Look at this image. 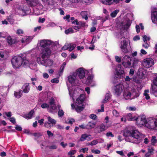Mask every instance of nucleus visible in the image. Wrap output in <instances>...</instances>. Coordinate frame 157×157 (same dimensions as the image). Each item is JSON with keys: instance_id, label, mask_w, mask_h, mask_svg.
<instances>
[{"instance_id": "1", "label": "nucleus", "mask_w": 157, "mask_h": 157, "mask_svg": "<svg viewBox=\"0 0 157 157\" xmlns=\"http://www.w3.org/2000/svg\"><path fill=\"white\" fill-rule=\"evenodd\" d=\"M11 63L13 68H18L21 66H25L32 67L35 66L36 63L35 61L29 62L25 57H22L19 56H14L11 60Z\"/></svg>"}, {"instance_id": "2", "label": "nucleus", "mask_w": 157, "mask_h": 157, "mask_svg": "<svg viewBox=\"0 0 157 157\" xmlns=\"http://www.w3.org/2000/svg\"><path fill=\"white\" fill-rule=\"evenodd\" d=\"M51 52V50L48 48L44 49L43 52H41L39 56L37 58V62L40 64L45 65L46 67L52 66L53 64V61L49 59L44 60L46 57L49 55Z\"/></svg>"}, {"instance_id": "3", "label": "nucleus", "mask_w": 157, "mask_h": 157, "mask_svg": "<svg viewBox=\"0 0 157 157\" xmlns=\"http://www.w3.org/2000/svg\"><path fill=\"white\" fill-rule=\"evenodd\" d=\"M123 135L125 137H131L136 139L135 141L132 140L129 141L135 143H140L143 138H144L143 135L140 133L137 130L133 128L131 130H126L123 133Z\"/></svg>"}, {"instance_id": "4", "label": "nucleus", "mask_w": 157, "mask_h": 157, "mask_svg": "<svg viewBox=\"0 0 157 157\" xmlns=\"http://www.w3.org/2000/svg\"><path fill=\"white\" fill-rule=\"evenodd\" d=\"M136 90L133 89L131 90L130 92L128 90H124L123 93V96L125 99H133L137 98L139 95L138 93H136Z\"/></svg>"}, {"instance_id": "5", "label": "nucleus", "mask_w": 157, "mask_h": 157, "mask_svg": "<svg viewBox=\"0 0 157 157\" xmlns=\"http://www.w3.org/2000/svg\"><path fill=\"white\" fill-rule=\"evenodd\" d=\"M85 98V95L84 94H81L79 97L76 100L75 109L77 112H80L83 110L84 107L83 103L84 101Z\"/></svg>"}, {"instance_id": "6", "label": "nucleus", "mask_w": 157, "mask_h": 157, "mask_svg": "<svg viewBox=\"0 0 157 157\" xmlns=\"http://www.w3.org/2000/svg\"><path fill=\"white\" fill-rule=\"evenodd\" d=\"M120 48L121 51L124 53H131L132 52L130 45H128V42L125 40L121 41Z\"/></svg>"}, {"instance_id": "7", "label": "nucleus", "mask_w": 157, "mask_h": 157, "mask_svg": "<svg viewBox=\"0 0 157 157\" xmlns=\"http://www.w3.org/2000/svg\"><path fill=\"white\" fill-rule=\"evenodd\" d=\"M145 126L150 129H154L157 127V120L155 118L150 117L147 119Z\"/></svg>"}, {"instance_id": "8", "label": "nucleus", "mask_w": 157, "mask_h": 157, "mask_svg": "<svg viewBox=\"0 0 157 157\" xmlns=\"http://www.w3.org/2000/svg\"><path fill=\"white\" fill-rule=\"evenodd\" d=\"M124 89V87L122 83L117 84L113 87L114 94L117 96H120Z\"/></svg>"}, {"instance_id": "9", "label": "nucleus", "mask_w": 157, "mask_h": 157, "mask_svg": "<svg viewBox=\"0 0 157 157\" xmlns=\"http://www.w3.org/2000/svg\"><path fill=\"white\" fill-rule=\"evenodd\" d=\"M131 59L129 56H125L122 59V63L125 68H130L131 67Z\"/></svg>"}, {"instance_id": "10", "label": "nucleus", "mask_w": 157, "mask_h": 157, "mask_svg": "<svg viewBox=\"0 0 157 157\" xmlns=\"http://www.w3.org/2000/svg\"><path fill=\"white\" fill-rule=\"evenodd\" d=\"M136 121L137 125L139 127H142L144 125L145 126L147 122V119L145 116H142L136 117Z\"/></svg>"}, {"instance_id": "11", "label": "nucleus", "mask_w": 157, "mask_h": 157, "mask_svg": "<svg viewBox=\"0 0 157 157\" xmlns=\"http://www.w3.org/2000/svg\"><path fill=\"white\" fill-rule=\"evenodd\" d=\"M67 78L68 81L71 84H75L78 82V81L76 72H74L68 76Z\"/></svg>"}, {"instance_id": "12", "label": "nucleus", "mask_w": 157, "mask_h": 157, "mask_svg": "<svg viewBox=\"0 0 157 157\" xmlns=\"http://www.w3.org/2000/svg\"><path fill=\"white\" fill-rule=\"evenodd\" d=\"M154 61L151 58H147L144 59L142 61L143 66L147 68L151 67L154 64Z\"/></svg>"}, {"instance_id": "13", "label": "nucleus", "mask_w": 157, "mask_h": 157, "mask_svg": "<svg viewBox=\"0 0 157 157\" xmlns=\"http://www.w3.org/2000/svg\"><path fill=\"white\" fill-rule=\"evenodd\" d=\"M52 43V41L49 40H41L40 41V46L43 48L42 49V52L43 50L46 48H48L50 49L49 47V46Z\"/></svg>"}, {"instance_id": "14", "label": "nucleus", "mask_w": 157, "mask_h": 157, "mask_svg": "<svg viewBox=\"0 0 157 157\" xmlns=\"http://www.w3.org/2000/svg\"><path fill=\"white\" fill-rule=\"evenodd\" d=\"M116 74L115 75L117 78H122L124 72L123 68L122 67L121 64H118L116 69Z\"/></svg>"}, {"instance_id": "15", "label": "nucleus", "mask_w": 157, "mask_h": 157, "mask_svg": "<svg viewBox=\"0 0 157 157\" xmlns=\"http://www.w3.org/2000/svg\"><path fill=\"white\" fill-rule=\"evenodd\" d=\"M151 19L153 23L157 24V8H154L151 11Z\"/></svg>"}, {"instance_id": "16", "label": "nucleus", "mask_w": 157, "mask_h": 157, "mask_svg": "<svg viewBox=\"0 0 157 157\" xmlns=\"http://www.w3.org/2000/svg\"><path fill=\"white\" fill-rule=\"evenodd\" d=\"M77 76L79 77L80 79H83L85 76V73L84 70L83 68H80L76 70Z\"/></svg>"}, {"instance_id": "17", "label": "nucleus", "mask_w": 157, "mask_h": 157, "mask_svg": "<svg viewBox=\"0 0 157 157\" xmlns=\"http://www.w3.org/2000/svg\"><path fill=\"white\" fill-rule=\"evenodd\" d=\"M33 38L32 36H25L21 39V42L23 44H28L32 41Z\"/></svg>"}, {"instance_id": "18", "label": "nucleus", "mask_w": 157, "mask_h": 157, "mask_svg": "<svg viewBox=\"0 0 157 157\" xmlns=\"http://www.w3.org/2000/svg\"><path fill=\"white\" fill-rule=\"evenodd\" d=\"M43 8V6L40 3L37 5V6L34 8V11L36 14L37 15H39L40 14V11L42 10Z\"/></svg>"}, {"instance_id": "19", "label": "nucleus", "mask_w": 157, "mask_h": 157, "mask_svg": "<svg viewBox=\"0 0 157 157\" xmlns=\"http://www.w3.org/2000/svg\"><path fill=\"white\" fill-rule=\"evenodd\" d=\"M30 87L29 83H25L23 86L22 89L23 92L25 93H28L30 90Z\"/></svg>"}, {"instance_id": "20", "label": "nucleus", "mask_w": 157, "mask_h": 157, "mask_svg": "<svg viewBox=\"0 0 157 157\" xmlns=\"http://www.w3.org/2000/svg\"><path fill=\"white\" fill-rule=\"evenodd\" d=\"M105 126L103 124H101L97 128L98 133H100L106 130Z\"/></svg>"}, {"instance_id": "21", "label": "nucleus", "mask_w": 157, "mask_h": 157, "mask_svg": "<svg viewBox=\"0 0 157 157\" xmlns=\"http://www.w3.org/2000/svg\"><path fill=\"white\" fill-rule=\"evenodd\" d=\"M90 136L86 134H82V135L81 137L80 138V140L81 141H84L85 140H91Z\"/></svg>"}, {"instance_id": "22", "label": "nucleus", "mask_w": 157, "mask_h": 157, "mask_svg": "<svg viewBox=\"0 0 157 157\" xmlns=\"http://www.w3.org/2000/svg\"><path fill=\"white\" fill-rule=\"evenodd\" d=\"M126 117L127 120L128 121H132L136 120V117L135 116L132 115L131 113H128L126 115Z\"/></svg>"}, {"instance_id": "23", "label": "nucleus", "mask_w": 157, "mask_h": 157, "mask_svg": "<svg viewBox=\"0 0 157 157\" xmlns=\"http://www.w3.org/2000/svg\"><path fill=\"white\" fill-rule=\"evenodd\" d=\"M48 111L51 113L56 112L57 111V109L56 104L49 106Z\"/></svg>"}, {"instance_id": "24", "label": "nucleus", "mask_w": 157, "mask_h": 157, "mask_svg": "<svg viewBox=\"0 0 157 157\" xmlns=\"http://www.w3.org/2000/svg\"><path fill=\"white\" fill-rule=\"evenodd\" d=\"M34 113V110H32L28 114L25 115L24 117L27 119H30L32 118Z\"/></svg>"}, {"instance_id": "25", "label": "nucleus", "mask_w": 157, "mask_h": 157, "mask_svg": "<svg viewBox=\"0 0 157 157\" xmlns=\"http://www.w3.org/2000/svg\"><path fill=\"white\" fill-rule=\"evenodd\" d=\"M111 97V95L110 94L107 93L105 96V98L102 101V103H105L107 102Z\"/></svg>"}, {"instance_id": "26", "label": "nucleus", "mask_w": 157, "mask_h": 157, "mask_svg": "<svg viewBox=\"0 0 157 157\" xmlns=\"http://www.w3.org/2000/svg\"><path fill=\"white\" fill-rule=\"evenodd\" d=\"M22 91L21 90H19L18 91H15L14 93V96L17 98H19L22 95Z\"/></svg>"}, {"instance_id": "27", "label": "nucleus", "mask_w": 157, "mask_h": 157, "mask_svg": "<svg viewBox=\"0 0 157 157\" xmlns=\"http://www.w3.org/2000/svg\"><path fill=\"white\" fill-rule=\"evenodd\" d=\"M93 78V76L92 75H90L88 77L86 82V84L88 85H90L92 82Z\"/></svg>"}, {"instance_id": "28", "label": "nucleus", "mask_w": 157, "mask_h": 157, "mask_svg": "<svg viewBox=\"0 0 157 157\" xmlns=\"http://www.w3.org/2000/svg\"><path fill=\"white\" fill-rule=\"evenodd\" d=\"M95 125V124L94 122H89L88 124L86 125V129H90L92 128H94Z\"/></svg>"}, {"instance_id": "29", "label": "nucleus", "mask_w": 157, "mask_h": 157, "mask_svg": "<svg viewBox=\"0 0 157 157\" xmlns=\"http://www.w3.org/2000/svg\"><path fill=\"white\" fill-rule=\"evenodd\" d=\"M113 1V0H101V2L107 5H110L112 4Z\"/></svg>"}, {"instance_id": "30", "label": "nucleus", "mask_w": 157, "mask_h": 157, "mask_svg": "<svg viewBox=\"0 0 157 157\" xmlns=\"http://www.w3.org/2000/svg\"><path fill=\"white\" fill-rule=\"evenodd\" d=\"M66 63L65 62L63 63V64L60 67L59 71V75H60L61 74H62L63 71L66 65Z\"/></svg>"}, {"instance_id": "31", "label": "nucleus", "mask_w": 157, "mask_h": 157, "mask_svg": "<svg viewBox=\"0 0 157 157\" xmlns=\"http://www.w3.org/2000/svg\"><path fill=\"white\" fill-rule=\"evenodd\" d=\"M81 15L83 18H84L86 20L88 19L87 13L86 11H82L81 13Z\"/></svg>"}, {"instance_id": "32", "label": "nucleus", "mask_w": 157, "mask_h": 157, "mask_svg": "<svg viewBox=\"0 0 157 157\" xmlns=\"http://www.w3.org/2000/svg\"><path fill=\"white\" fill-rule=\"evenodd\" d=\"M40 3L38 0H33L30 3V5L35 7L37 5Z\"/></svg>"}, {"instance_id": "33", "label": "nucleus", "mask_w": 157, "mask_h": 157, "mask_svg": "<svg viewBox=\"0 0 157 157\" xmlns=\"http://www.w3.org/2000/svg\"><path fill=\"white\" fill-rule=\"evenodd\" d=\"M149 93V90H145L144 93V96L145 97V98L147 100H148L150 98V96L148 94Z\"/></svg>"}, {"instance_id": "34", "label": "nucleus", "mask_w": 157, "mask_h": 157, "mask_svg": "<svg viewBox=\"0 0 157 157\" xmlns=\"http://www.w3.org/2000/svg\"><path fill=\"white\" fill-rule=\"evenodd\" d=\"M119 10H116L111 13L110 16L112 17H114L116 16L117 14L119 13Z\"/></svg>"}, {"instance_id": "35", "label": "nucleus", "mask_w": 157, "mask_h": 157, "mask_svg": "<svg viewBox=\"0 0 157 157\" xmlns=\"http://www.w3.org/2000/svg\"><path fill=\"white\" fill-rule=\"evenodd\" d=\"M48 120L49 122H50L52 125L55 124L56 123V121L54 119H52L50 117H48Z\"/></svg>"}, {"instance_id": "36", "label": "nucleus", "mask_w": 157, "mask_h": 157, "mask_svg": "<svg viewBox=\"0 0 157 157\" xmlns=\"http://www.w3.org/2000/svg\"><path fill=\"white\" fill-rule=\"evenodd\" d=\"M151 144L153 145H155V144L157 143V139L156 138V137L155 136H152L151 140Z\"/></svg>"}, {"instance_id": "37", "label": "nucleus", "mask_w": 157, "mask_h": 157, "mask_svg": "<svg viewBox=\"0 0 157 157\" xmlns=\"http://www.w3.org/2000/svg\"><path fill=\"white\" fill-rule=\"evenodd\" d=\"M151 92L155 96L157 97V87L156 88L152 86Z\"/></svg>"}, {"instance_id": "38", "label": "nucleus", "mask_w": 157, "mask_h": 157, "mask_svg": "<svg viewBox=\"0 0 157 157\" xmlns=\"http://www.w3.org/2000/svg\"><path fill=\"white\" fill-rule=\"evenodd\" d=\"M7 42L10 44H12L14 42V40L10 36H8L7 38Z\"/></svg>"}, {"instance_id": "39", "label": "nucleus", "mask_w": 157, "mask_h": 157, "mask_svg": "<svg viewBox=\"0 0 157 157\" xmlns=\"http://www.w3.org/2000/svg\"><path fill=\"white\" fill-rule=\"evenodd\" d=\"M69 44L70 45L68 48L69 51L70 52L72 51L76 46V44Z\"/></svg>"}, {"instance_id": "40", "label": "nucleus", "mask_w": 157, "mask_h": 157, "mask_svg": "<svg viewBox=\"0 0 157 157\" xmlns=\"http://www.w3.org/2000/svg\"><path fill=\"white\" fill-rule=\"evenodd\" d=\"M7 20L11 24H13L14 21V20L13 18V17L12 16L10 15L7 17Z\"/></svg>"}, {"instance_id": "41", "label": "nucleus", "mask_w": 157, "mask_h": 157, "mask_svg": "<svg viewBox=\"0 0 157 157\" xmlns=\"http://www.w3.org/2000/svg\"><path fill=\"white\" fill-rule=\"evenodd\" d=\"M140 62L139 59L134 58L133 62V65L134 67L137 66L138 64V63Z\"/></svg>"}, {"instance_id": "42", "label": "nucleus", "mask_w": 157, "mask_h": 157, "mask_svg": "<svg viewBox=\"0 0 157 157\" xmlns=\"http://www.w3.org/2000/svg\"><path fill=\"white\" fill-rule=\"evenodd\" d=\"M50 123H49L48 122H45L44 124V126L47 128H50L53 125H52Z\"/></svg>"}, {"instance_id": "43", "label": "nucleus", "mask_w": 157, "mask_h": 157, "mask_svg": "<svg viewBox=\"0 0 157 157\" xmlns=\"http://www.w3.org/2000/svg\"><path fill=\"white\" fill-rule=\"evenodd\" d=\"M32 135L35 137V140L38 139L39 137L41 136L42 135L41 133L39 132L32 133Z\"/></svg>"}, {"instance_id": "44", "label": "nucleus", "mask_w": 157, "mask_h": 157, "mask_svg": "<svg viewBox=\"0 0 157 157\" xmlns=\"http://www.w3.org/2000/svg\"><path fill=\"white\" fill-rule=\"evenodd\" d=\"M65 32L66 34H67L70 33H73V30L72 28H70L68 29L65 30Z\"/></svg>"}, {"instance_id": "45", "label": "nucleus", "mask_w": 157, "mask_h": 157, "mask_svg": "<svg viewBox=\"0 0 157 157\" xmlns=\"http://www.w3.org/2000/svg\"><path fill=\"white\" fill-rule=\"evenodd\" d=\"M16 33L19 35L23 34L24 33V31L22 29H19L17 30Z\"/></svg>"}, {"instance_id": "46", "label": "nucleus", "mask_w": 157, "mask_h": 157, "mask_svg": "<svg viewBox=\"0 0 157 157\" xmlns=\"http://www.w3.org/2000/svg\"><path fill=\"white\" fill-rule=\"evenodd\" d=\"M91 152L94 154H98L100 153V151L98 149H92L91 150Z\"/></svg>"}, {"instance_id": "47", "label": "nucleus", "mask_w": 157, "mask_h": 157, "mask_svg": "<svg viewBox=\"0 0 157 157\" xmlns=\"http://www.w3.org/2000/svg\"><path fill=\"white\" fill-rule=\"evenodd\" d=\"M49 105L48 104H47L46 103H44L42 104L41 105V107L43 108H48V109L49 108Z\"/></svg>"}, {"instance_id": "48", "label": "nucleus", "mask_w": 157, "mask_h": 157, "mask_svg": "<svg viewBox=\"0 0 157 157\" xmlns=\"http://www.w3.org/2000/svg\"><path fill=\"white\" fill-rule=\"evenodd\" d=\"M58 115L59 117H62L64 115V112L63 110H59L58 112Z\"/></svg>"}, {"instance_id": "49", "label": "nucleus", "mask_w": 157, "mask_h": 157, "mask_svg": "<svg viewBox=\"0 0 157 157\" xmlns=\"http://www.w3.org/2000/svg\"><path fill=\"white\" fill-rule=\"evenodd\" d=\"M98 143L97 140H94L91 141L90 143H89L88 145H94L97 144Z\"/></svg>"}, {"instance_id": "50", "label": "nucleus", "mask_w": 157, "mask_h": 157, "mask_svg": "<svg viewBox=\"0 0 157 157\" xmlns=\"http://www.w3.org/2000/svg\"><path fill=\"white\" fill-rule=\"evenodd\" d=\"M70 45L69 44H66L62 48V50H65L68 49V48L70 47Z\"/></svg>"}, {"instance_id": "51", "label": "nucleus", "mask_w": 157, "mask_h": 157, "mask_svg": "<svg viewBox=\"0 0 157 157\" xmlns=\"http://www.w3.org/2000/svg\"><path fill=\"white\" fill-rule=\"evenodd\" d=\"M113 115L115 117H118L119 116V113L116 110H114L113 111Z\"/></svg>"}, {"instance_id": "52", "label": "nucleus", "mask_w": 157, "mask_h": 157, "mask_svg": "<svg viewBox=\"0 0 157 157\" xmlns=\"http://www.w3.org/2000/svg\"><path fill=\"white\" fill-rule=\"evenodd\" d=\"M55 104L54 99L52 98H51L49 102V106Z\"/></svg>"}, {"instance_id": "53", "label": "nucleus", "mask_w": 157, "mask_h": 157, "mask_svg": "<svg viewBox=\"0 0 157 157\" xmlns=\"http://www.w3.org/2000/svg\"><path fill=\"white\" fill-rule=\"evenodd\" d=\"M80 1L82 2L83 3L90 4L92 2V0H81Z\"/></svg>"}, {"instance_id": "54", "label": "nucleus", "mask_w": 157, "mask_h": 157, "mask_svg": "<svg viewBox=\"0 0 157 157\" xmlns=\"http://www.w3.org/2000/svg\"><path fill=\"white\" fill-rule=\"evenodd\" d=\"M116 61L118 63H120L121 60V57H119L118 56H115Z\"/></svg>"}, {"instance_id": "55", "label": "nucleus", "mask_w": 157, "mask_h": 157, "mask_svg": "<svg viewBox=\"0 0 157 157\" xmlns=\"http://www.w3.org/2000/svg\"><path fill=\"white\" fill-rule=\"evenodd\" d=\"M88 150V148L87 147H85L84 148H82L80 149L79 151L80 152H82L83 153H85L86 151Z\"/></svg>"}, {"instance_id": "56", "label": "nucleus", "mask_w": 157, "mask_h": 157, "mask_svg": "<svg viewBox=\"0 0 157 157\" xmlns=\"http://www.w3.org/2000/svg\"><path fill=\"white\" fill-rule=\"evenodd\" d=\"M51 82L52 83H58L59 82V80L57 78H55L53 79H52L51 80Z\"/></svg>"}, {"instance_id": "57", "label": "nucleus", "mask_w": 157, "mask_h": 157, "mask_svg": "<svg viewBox=\"0 0 157 157\" xmlns=\"http://www.w3.org/2000/svg\"><path fill=\"white\" fill-rule=\"evenodd\" d=\"M76 152V151L75 150H72L68 152V154L69 155H74Z\"/></svg>"}, {"instance_id": "58", "label": "nucleus", "mask_w": 157, "mask_h": 157, "mask_svg": "<svg viewBox=\"0 0 157 157\" xmlns=\"http://www.w3.org/2000/svg\"><path fill=\"white\" fill-rule=\"evenodd\" d=\"M55 127H56V128H57V129H63V128H64L63 126H62L60 125V124H59L56 125L55 126Z\"/></svg>"}, {"instance_id": "59", "label": "nucleus", "mask_w": 157, "mask_h": 157, "mask_svg": "<svg viewBox=\"0 0 157 157\" xmlns=\"http://www.w3.org/2000/svg\"><path fill=\"white\" fill-rule=\"evenodd\" d=\"M71 23L72 24H75L76 25H78L80 24L79 22L77 19H75L74 21H72Z\"/></svg>"}, {"instance_id": "60", "label": "nucleus", "mask_w": 157, "mask_h": 157, "mask_svg": "<svg viewBox=\"0 0 157 157\" xmlns=\"http://www.w3.org/2000/svg\"><path fill=\"white\" fill-rule=\"evenodd\" d=\"M121 122H126L127 121V118L126 115L123 116V117L121 118Z\"/></svg>"}, {"instance_id": "61", "label": "nucleus", "mask_w": 157, "mask_h": 157, "mask_svg": "<svg viewBox=\"0 0 157 157\" xmlns=\"http://www.w3.org/2000/svg\"><path fill=\"white\" fill-rule=\"evenodd\" d=\"M90 117L92 119L95 120L97 118V116L95 114H91L90 115Z\"/></svg>"}, {"instance_id": "62", "label": "nucleus", "mask_w": 157, "mask_h": 157, "mask_svg": "<svg viewBox=\"0 0 157 157\" xmlns=\"http://www.w3.org/2000/svg\"><path fill=\"white\" fill-rule=\"evenodd\" d=\"M149 40V37H148L146 35H144L143 36V40L144 43L147 42V40Z\"/></svg>"}, {"instance_id": "63", "label": "nucleus", "mask_w": 157, "mask_h": 157, "mask_svg": "<svg viewBox=\"0 0 157 157\" xmlns=\"http://www.w3.org/2000/svg\"><path fill=\"white\" fill-rule=\"evenodd\" d=\"M128 109L130 111H135L136 110V108L134 106L129 107L128 108Z\"/></svg>"}, {"instance_id": "64", "label": "nucleus", "mask_w": 157, "mask_h": 157, "mask_svg": "<svg viewBox=\"0 0 157 157\" xmlns=\"http://www.w3.org/2000/svg\"><path fill=\"white\" fill-rule=\"evenodd\" d=\"M70 17L69 15H67L63 17V19L67 20L68 22H70V20L69 19V18H70Z\"/></svg>"}]
</instances>
